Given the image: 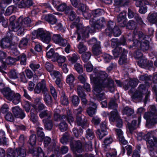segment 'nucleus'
I'll list each match as a JSON object with an SVG mask.
<instances>
[{
	"instance_id": "nucleus-24",
	"label": "nucleus",
	"mask_w": 157,
	"mask_h": 157,
	"mask_svg": "<svg viewBox=\"0 0 157 157\" xmlns=\"http://www.w3.org/2000/svg\"><path fill=\"white\" fill-rule=\"evenodd\" d=\"M128 53V51L126 52L124 51L119 56V59L118 61V63L119 65H123L127 63Z\"/></svg>"
},
{
	"instance_id": "nucleus-33",
	"label": "nucleus",
	"mask_w": 157,
	"mask_h": 157,
	"mask_svg": "<svg viewBox=\"0 0 157 157\" xmlns=\"http://www.w3.org/2000/svg\"><path fill=\"white\" fill-rule=\"evenodd\" d=\"M43 122L44 124V128L45 129L50 130L52 128L53 124L52 121L51 120H49L48 118L44 119L43 120Z\"/></svg>"
},
{
	"instance_id": "nucleus-56",
	"label": "nucleus",
	"mask_w": 157,
	"mask_h": 157,
	"mask_svg": "<svg viewBox=\"0 0 157 157\" xmlns=\"http://www.w3.org/2000/svg\"><path fill=\"white\" fill-rule=\"evenodd\" d=\"M102 56L105 62L106 63L110 62L113 59V56L107 53H104Z\"/></svg>"
},
{
	"instance_id": "nucleus-6",
	"label": "nucleus",
	"mask_w": 157,
	"mask_h": 157,
	"mask_svg": "<svg viewBox=\"0 0 157 157\" xmlns=\"http://www.w3.org/2000/svg\"><path fill=\"white\" fill-rule=\"evenodd\" d=\"M114 23L112 21H109L107 23V28L105 30L106 36L111 37L113 35L115 37L120 36L121 32L118 26L115 25Z\"/></svg>"
},
{
	"instance_id": "nucleus-14",
	"label": "nucleus",
	"mask_w": 157,
	"mask_h": 157,
	"mask_svg": "<svg viewBox=\"0 0 157 157\" xmlns=\"http://www.w3.org/2000/svg\"><path fill=\"white\" fill-rule=\"evenodd\" d=\"M101 83L103 88H107L111 92L114 91L115 87L114 82L111 78H109L105 82Z\"/></svg>"
},
{
	"instance_id": "nucleus-15",
	"label": "nucleus",
	"mask_w": 157,
	"mask_h": 157,
	"mask_svg": "<svg viewBox=\"0 0 157 157\" xmlns=\"http://www.w3.org/2000/svg\"><path fill=\"white\" fill-rule=\"evenodd\" d=\"M29 143H28L25 145V146H23V147L16 148L18 156H20L21 157H25L26 156V150L27 148L28 149H29Z\"/></svg>"
},
{
	"instance_id": "nucleus-11",
	"label": "nucleus",
	"mask_w": 157,
	"mask_h": 157,
	"mask_svg": "<svg viewBox=\"0 0 157 157\" xmlns=\"http://www.w3.org/2000/svg\"><path fill=\"white\" fill-rule=\"evenodd\" d=\"M87 120L85 116H76V122L78 126H81L83 129H85L87 127Z\"/></svg>"
},
{
	"instance_id": "nucleus-16",
	"label": "nucleus",
	"mask_w": 157,
	"mask_h": 157,
	"mask_svg": "<svg viewBox=\"0 0 157 157\" xmlns=\"http://www.w3.org/2000/svg\"><path fill=\"white\" fill-rule=\"evenodd\" d=\"M46 21L51 25L55 24L57 21V19L55 16L51 14H48L44 15L43 17Z\"/></svg>"
},
{
	"instance_id": "nucleus-62",
	"label": "nucleus",
	"mask_w": 157,
	"mask_h": 157,
	"mask_svg": "<svg viewBox=\"0 0 157 157\" xmlns=\"http://www.w3.org/2000/svg\"><path fill=\"white\" fill-rule=\"evenodd\" d=\"M93 87V92L97 94L100 93L102 91L103 86L101 83V84H98V85L94 86Z\"/></svg>"
},
{
	"instance_id": "nucleus-35",
	"label": "nucleus",
	"mask_w": 157,
	"mask_h": 157,
	"mask_svg": "<svg viewBox=\"0 0 157 157\" xmlns=\"http://www.w3.org/2000/svg\"><path fill=\"white\" fill-rule=\"evenodd\" d=\"M152 139H150L147 142L148 144V146L151 148L153 149V147H157V138L155 136H152Z\"/></svg>"
},
{
	"instance_id": "nucleus-51",
	"label": "nucleus",
	"mask_w": 157,
	"mask_h": 157,
	"mask_svg": "<svg viewBox=\"0 0 157 157\" xmlns=\"http://www.w3.org/2000/svg\"><path fill=\"white\" fill-rule=\"evenodd\" d=\"M136 15L134 19L137 23L142 27H144L146 26V24L144 23L141 17L140 16L139 14H136Z\"/></svg>"
},
{
	"instance_id": "nucleus-23",
	"label": "nucleus",
	"mask_w": 157,
	"mask_h": 157,
	"mask_svg": "<svg viewBox=\"0 0 157 157\" xmlns=\"http://www.w3.org/2000/svg\"><path fill=\"white\" fill-rule=\"evenodd\" d=\"M97 105L96 104L92 102L91 106H90L87 109L86 112L91 117H92L95 114L96 112Z\"/></svg>"
},
{
	"instance_id": "nucleus-53",
	"label": "nucleus",
	"mask_w": 157,
	"mask_h": 157,
	"mask_svg": "<svg viewBox=\"0 0 157 157\" xmlns=\"http://www.w3.org/2000/svg\"><path fill=\"white\" fill-rule=\"evenodd\" d=\"M125 27H126L127 29L130 30L134 29L136 28L134 21L132 20H130L128 22L126 21Z\"/></svg>"
},
{
	"instance_id": "nucleus-40",
	"label": "nucleus",
	"mask_w": 157,
	"mask_h": 157,
	"mask_svg": "<svg viewBox=\"0 0 157 157\" xmlns=\"http://www.w3.org/2000/svg\"><path fill=\"white\" fill-rule=\"evenodd\" d=\"M87 10V6L84 4L81 3L77 8V13L79 14H82Z\"/></svg>"
},
{
	"instance_id": "nucleus-19",
	"label": "nucleus",
	"mask_w": 157,
	"mask_h": 157,
	"mask_svg": "<svg viewBox=\"0 0 157 157\" xmlns=\"http://www.w3.org/2000/svg\"><path fill=\"white\" fill-rule=\"evenodd\" d=\"M6 54L5 52L2 51H0V71L5 74H6L7 73L4 71L3 69L6 68V66L3 59L6 58Z\"/></svg>"
},
{
	"instance_id": "nucleus-21",
	"label": "nucleus",
	"mask_w": 157,
	"mask_h": 157,
	"mask_svg": "<svg viewBox=\"0 0 157 157\" xmlns=\"http://www.w3.org/2000/svg\"><path fill=\"white\" fill-rule=\"evenodd\" d=\"M28 1H13L15 8H24L28 6L29 3Z\"/></svg>"
},
{
	"instance_id": "nucleus-32",
	"label": "nucleus",
	"mask_w": 157,
	"mask_h": 157,
	"mask_svg": "<svg viewBox=\"0 0 157 157\" xmlns=\"http://www.w3.org/2000/svg\"><path fill=\"white\" fill-rule=\"evenodd\" d=\"M139 80L141 81H144L145 83L148 86L150 85V84L149 82L147 81H151V75L148 76L147 74H145L144 75H140L139 77Z\"/></svg>"
},
{
	"instance_id": "nucleus-64",
	"label": "nucleus",
	"mask_w": 157,
	"mask_h": 157,
	"mask_svg": "<svg viewBox=\"0 0 157 157\" xmlns=\"http://www.w3.org/2000/svg\"><path fill=\"white\" fill-rule=\"evenodd\" d=\"M71 102L74 106H77L79 103L80 99L77 96L74 95L72 97Z\"/></svg>"
},
{
	"instance_id": "nucleus-52",
	"label": "nucleus",
	"mask_w": 157,
	"mask_h": 157,
	"mask_svg": "<svg viewBox=\"0 0 157 157\" xmlns=\"http://www.w3.org/2000/svg\"><path fill=\"white\" fill-rule=\"evenodd\" d=\"M9 49L10 50V52L12 55L14 56H19L20 52L17 50L16 46L14 45L11 46Z\"/></svg>"
},
{
	"instance_id": "nucleus-57",
	"label": "nucleus",
	"mask_w": 157,
	"mask_h": 157,
	"mask_svg": "<svg viewBox=\"0 0 157 157\" xmlns=\"http://www.w3.org/2000/svg\"><path fill=\"white\" fill-rule=\"evenodd\" d=\"M60 102L61 104L62 105H68V98L65 93L63 94L61 96Z\"/></svg>"
},
{
	"instance_id": "nucleus-38",
	"label": "nucleus",
	"mask_w": 157,
	"mask_h": 157,
	"mask_svg": "<svg viewBox=\"0 0 157 157\" xmlns=\"http://www.w3.org/2000/svg\"><path fill=\"white\" fill-rule=\"evenodd\" d=\"M18 73L16 70L12 69L8 73V76L10 78L15 79L18 78Z\"/></svg>"
},
{
	"instance_id": "nucleus-18",
	"label": "nucleus",
	"mask_w": 157,
	"mask_h": 157,
	"mask_svg": "<svg viewBox=\"0 0 157 157\" xmlns=\"http://www.w3.org/2000/svg\"><path fill=\"white\" fill-rule=\"evenodd\" d=\"M31 106L33 108L31 109V111L35 112L37 113L44 110L46 107L44 104L40 102L38 105L37 106L30 102V107Z\"/></svg>"
},
{
	"instance_id": "nucleus-54",
	"label": "nucleus",
	"mask_w": 157,
	"mask_h": 157,
	"mask_svg": "<svg viewBox=\"0 0 157 157\" xmlns=\"http://www.w3.org/2000/svg\"><path fill=\"white\" fill-rule=\"evenodd\" d=\"M78 49L79 52L80 54L85 52L86 50V47L82 42H80L79 43L78 46Z\"/></svg>"
},
{
	"instance_id": "nucleus-5",
	"label": "nucleus",
	"mask_w": 157,
	"mask_h": 157,
	"mask_svg": "<svg viewBox=\"0 0 157 157\" xmlns=\"http://www.w3.org/2000/svg\"><path fill=\"white\" fill-rule=\"evenodd\" d=\"M76 22L75 27L76 28V33L78 35L77 41H79L81 39L82 40H85L89 36V33H90V27L87 26L86 27H84L82 29L80 28V25L79 23L80 21L79 18H77Z\"/></svg>"
},
{
	"instance_id": "nucleus-13",
	"label": "nucleus",
	"mask_w": 157,
	"mask_h": 157,
	"mask_svg": "<svg viewBox=\"0 0 157 157\" xmlns=\"http://www.w3.org/2000/svg\"><path fill=\"white\" fill-rule=\"evenodd\" d=\"M12 110L16 118L23 119L25 117V115L23 111L18 106L12 108Z\"/></svg>"
},
{
	"instance_id": "nucleus-17",
	"label": "nucleus",
	"mask_w": 157,
	"mask_h": 157,
	"mask_svg": "<svg viewBox=\"0 0 157 157\" xmlns=\"http://www.w3.org/2000/svg\"><path fill=\"white\" fill-rule=\"evenodd\" d=\"M52 1V4L54 7L59 11H63L67 4L65 3H60L59 1Z\"/></svg>"
},
{
	"instance_id": "nucleus-2",
	"label": "nucleus",
	"mask_w": 157,
	"mask_h": 157,
	"mask_svg": "<svg viewBox=\"0 0 157 157\" xmlns=\"http://www.w3.org/2000/svg\"><path fill=\"white\" fill-rule=\"evenodd\" d=\"M35 92L39 94L41 92L44 94V100L47 105L52 106L53 104V100L51 96L46 93L48 90L44 81H41L38 83L36 86L34 90Z\"/></svg>"
},
{
	"instance_id": "nucleus-55",
	"label": "nucleus",
	"mask_w": 157,
	"mask_h": 157,
	"mask_svg": "<svg viewBox=\"0 0 157 157\" xmlns=\"http://www.w3.org/2000/svg\"><path fill=\"white\" fill-rule=\"evenodd\" d=\"M93 18L99 17L102 15V10L100 9H95L92 11Z\"/></svg>"
},
{
	"instance_id": "nucleus-36",
	"label": "nucleus",
	"mask_w": 157,
	"mask_h": 157,
	"mask_svg": "<svg viewBox=\"0 0 157 157\" xmlns=\"http://www.w3.org/2000/svg\"><path fill=\"white\" fill-rule=\"evenodd\" d=\"M33 1H30V9H32L31 13L32 16L37 14L38 8L37 4H35L33 2Z\"/></svg>"
},
{
	"instance_id": "nucleus-58",
	"label": "nucleus",
	"mask_w": 157,
	"mask_h": 157,
	"mask_svg": "<svg viewBox=\"0 0 157 157\" xmlns=\"http://www.w3.org/2000/svg\"><path fill=\"white\" fill-rule=\"evenodd\" d=\"M157 123V118L152 117L146 121V125L147 126L151 127Z\"/></svg>"
},
{
	"instance_id": "nucleus-4",
	"label": "nucleus",
	"mask_w": 157,
	"mask_h": 157,
	"mask_svg": "<svg viewBox=\"0 0 157 157\" xmlns=\"http://www.w3.org/2000/svg\"><path fill=\"white\" fill-rule=\"evenodd\" d=\"M90 33L98 31L99 30L104 29L106 25L105 18L103 17H100L96 20L95 18H91L89 21Z\"/></svg>"
},
{
	"instance_id": "nucleus-60",
	"label": "nucleus",
	"mask_w": 157,
	"mask_h": 157,
	"mask_svg": "<svg viewBox=\"0 0 157 157\" xmlns=\"http://www.w3.org/2000/svg\"><path fill=\"white\" fill-rule=\"evenodd\" d=\"M96 133L100 139H102L103 137L105 136L108 133L106 130L100 129H98Z\"/></svg>"
},
{
	"instance_id": "nucleus-49",
	"label": "nucleus",
	"mask_w": 157,
	"mask_h": 157,
	"mask_svg": "<svg viewBox=\"0 0 157 157\" xmlns=\"http://www.w3.org/2000/svg\"><path fill=\"white\" fill-rule=\"evenodd\" d=\"M91 53L90 52H88L83 53L82 55V58L83 62L87 63L90 59Z\"/></svg>"
},
{
	"instance_id": "nucleus-22",
	"label": "nucleus",
	"mask_w": 157,
	"mask_h": 157,
	"mask_svg": "<svg viewBox=\"0 0 157 157\" xmlns=\"http://www.w3.org/2000/svg\"><path fill=\"white\" fill-rule=\"evenodd\" d=\"M149 41L147 40H144L142 41H139L138 46L140 44V49L143 51H146L149 48Z\"/></svg>"
},
{
	"instance_id": "nucleus-46",
	"label": "nucleus",
	"mask_w": 157,
	"mask_h": 157,
	"mask_svg": "<svg viewBox=\"0 0 157 157\" xmlns=\"http://www.w3.org/2000/svg\"><path fill=\"white\" fill-rule=\"evenodd\" d=\"M59 127L60 131L62 132H63L67 130L68 125L64 121H61L59 123Z\"/></svg>"
},
{
	"instance_id": "nucleus-1",
	"label": "nucleus",
	"mask_w": 157,
	"mask_h": 157,
	"mask_svg": "<svg viewBox=\"0 0 157 157\" xmlns=\"http://www.w3.org/2000/svg\"><path fill=\"white\" fill-rule=\"evenodd\" d=\"M60 141L63 144H67L68 142H70L71 149L75 154L77 153H80L82 151V144L81 141L74 140L73 137L67 132H65L63 134Z\"/></svg>"
},
{
	"instance_id": "nucleus-61",
	"label": "nucleus",
	"mask_w": 157,
	"mask_h": 157,
	"mask_svg": "<svg viewBox=\"0 0 157 157\" xmlns=\"http://www.w3.org/2000/svg\"><path fill=\"white\" fill-rule=\"evenodd\" d=\"M108 74L105 71L101 72L99 76V80L101 82H105L106 80L109 78Z\"/></svg>"
},
{
	"instance_id": "nucleus-43",
	"label": "nucleus",
	"mask_w": 157,
	"mask_h": 157,
	"mask_svg": "<svg viewBox=\"0 0 157 157\" xmlns=\"http://www.w3.org/2000/svg\"><path fill=\"white\" fill-rule=\"evenodd\" d=\"M66 60L65 57L62 56H60L58 53V55H57L54 60V61H57L59 63V65L62 66V63L64 62Z\"/></svg>"
},
{
	"instance_id": "nucleus-42",
	"label": "nucleus",
	"mask_w": 157,
	"mask_h": 157,
	"mask_svg": "<svg viewBox=\"0 0 157 157\" xmlns=\"http://www.w3.org/2000/svg\"><path fill=\"white\" fill-rule=\"evenodd\" d=\"M136 36H137L139 41H142L144 40H147V37L148 36L144 34L143 32L141 31H136L135 33Z\"/></svg>"
},
{
	"instance_id": "nucleus-9",
	"label": "nucleus",
	"mask_w": 157,
	"mask_h": 157,
	"mask_svg": "<svg viewBox=\"0 0 157 157\" xmlns=\"http://www.w3.org/2000/svg\"><path fill=\"white\" fill-rule=\"evenodd\" d=\"M12 31L17 32L18 35L22 34L24 31L25 26L19 21V20L15 23H11L10 25Z\"/></svg>"
},
{
	"instance_id": "nucleus-48",
	"label": "nucleus",
	"mask_w": 157,
	"mask_h": 157,
	"mask_svg": "<svg viewBox=\"0 0 157 157\" xmlns=\"http://www.w3.org/2000/svg\"><path fill=\"white\" fill-rule=\"evenodd\" d=\"M11 89L9 88H5V85L2 83H0V91L3 94L4 96L7 95V93H8Z\"/></svg>"
},
{
	"instance_id": "nucleus-25",
	"label": "nucleus",
	"mask_w": 157,
	"mask_h": 157,
	"mask_svg": "<svg viewBox=\"0 0 157 157\" xmlns=\"http://www.w3.org/2000/svg\"><path fill=\"white\" fill-rule=\"evenodd\" d=\"M127 50L121 47H117L112 50L113 54L115 58L119 57L123 52H126Z\"/></svg>"
},
{
	"instance_id": "nucleus-28",
	"label": "nucleus",
	"mask_w": 157,
	"mask_h": 157,
	"mask_svg": "<svg viewBox=\"0 0 157 157\" xmlns=\"http://www.w3.org/2000/svg\"><path fill=\"white\" fill-rule=\"evenodd\" d=\"M44 34L40 40L44 43L48 44L50 42L51 39L50 33L49 32L45 30Z\"/></svg>"
},
{
	"instance_id": "nucleus-10",
	"label": "nucleus",
	"mask_w": 157,
	"mask_h": 157,
	"mask_svg": "<svg viewBox=\"0 0 157 157\" xmlns=\"http://www.w3.org/2000/svg\"><path fill=\"white\" fill-rule=\"evenodd\" d=\"M136 36L135 33L133 34L129 33L127 35L126 38L128 42H132V44L130 45L129 46V48L131 50L133 49L134 48H137L138 47L139 41L136 39Z\"/></svg>"
},
{
	"instance_id": "nucleus-63",
	"label": "nucleus",
	"mask_w": 157,
	"mask_h": 157,
	"mask_svg": "<svg viewBox=\"0 0 157 157\" xmlns=\"http://www.w3.org/2000/svg\"><path fill=\"white\" fill-rule=\"evenodd\" d=\"M124 112L127 116H131L134 113V110L128 106L125 107L123 110Z\"/></svg>"
},
{
	"instance_id": "nucleus-7",
	"label": "nucleus",
	"mask_w": 157,
	"mask_h": 157,
	"mask_svg": "<svg viewBox=\"0 0 157 157\" xmlns=\"http://www.w3.org/2000/svg\"><path fill=\"white\" fill-rule=\"evenodd\" d=\"M8 100L12 101L15 105L18 104L21 101V95L18 93L15 92L10 90L7 93L5 97Z\"/></svg>"
},
{
	"instance_id": "nucleus-3",
	"label": "nucleus",
	"mask_w": 157,
	"mask_h": 157,
	"mask_svg": "<svg viewBox=\"0 0 157 157\" xmlns=\"http://www.w3.org/2000/svg\"><path fill=\"white\" fill-rule=\"evenodd\" d=\"M37 140L36 135L32 134L30 135V154H32L36 157H44V154L42 148L36 145Z\"/></svg>"
},
{
	"instance_id": "nucleus-39",
	"label": "nucleus",
	"mask_w": 157,
	"mask_h": 157,
	"mask_svg": "<svg viewBox=\"0 0 157 157\" xmlns=\"http://www.w3.org/2000/svg\"><path fill=\"white\" fill-rule=\"evenodd\" d=\"M31 45L32 47H34L35 50L37 52H40L42 50V47L38 42L32 40L30 44V46Z\"/></svg>"
},
{
	"instance_id": "nucleus-20",
	"label": "nucleus",
	"mask_w": 157,
	"mask_h": 157,
	"mask_svg": "<svg viewBox=\"0 0 157 157\" xmlns=\"http://www.w3.org/2000/svg\"><path fill=\"white\" fill-rule=\"evenodd\" d=\"M46 30L42 28H38L37 30L33 31L32 33V37L34 38H36L40 39L41 37L43 35L44 33Z\"/></svg>"
},
{
	"instance_id": "nucleus-44",
	"label": "nucleus",
	"mask_w": 157,
	"mask_h": 157,
	"mask_svg": "<svg viewBox=\"0 0 157 157\" xmlns=\"http://www.w3.org/2000/svg\"><path fill=\"white\" fill-rule=\"evenodd\" d=\"M7 155V157H18V155L16 149L15 150L11 148L8 149Z\"/></svg>"
},
{
	"instance_id": "nucleus-59",
	"label": "nucleus",
	"mask_w": 157,
	"mask_h": 157,
	"mask_svg": "<svg viewBox=\"0 0 157 157\" xmlns=\"http://www.w3.org/2000/svg\"><path fill=\"white\" fill-rule=\"evenodd\" d=\"M19 60V57L13 58L9 56L6 59V62L8 65H13L16 61Z\"/></svg>"
},
{
	"instance_id": "nucleus-45",
	"label": "nucleus",
	"mask_w": 157,
	"mask_h": 157,
	"mask_svg": "<svg viewBox=\"0 0 157 157\" xmlns=\"http://www.w3.org/2000/svg\"><path fill=\"white\" fill-rule=\"evenodd\" d=\"M86 137L89 140H92L95 137L94 132L90 128L86 130Z\"/></svg>"
},
{
	"instance_id": "nucleus-34",
	"label": "nucleus",
	"mask_w": 157,
	"mask_h": 157,
	"mask_svg": "<svg viewBox=\"0 0 157 157\" xmlns=\"http://www.w3.org/2000/svg\"><path fill=\"white\" fill-rule=\"evenodd\" d=\"M92 49L93 53L95 56H98L102 53L100 46L98 44H94L93 46Z\"/></svg>"
},
{
	"instance_id": "nucleus-29",
	"label": "nucleus",
	"mask_w": 157,
	"mask_h": 157,
	"mask_svg": "<svg viewBox=\"0 0 157 157\" xmlns=\"http://www.w3.org/2000/svg\"><path fill=\"white\" fill-rule=\"evenodd\" d=\"M27 78H26L24 72H22L19 74V78L20 80L22 82L26 83L28 81V78H29V70L26 69L25 70Z\"/></svg>"
},
{
	"instance_id": "nucleus-8",
	"label": "nucleus",
	"mask_w": 157,
	"mask_h": 157,
	"mask_svg": "<svg viewBox=\"0 0 157 157\" xmlns=\"http://www.w3.org/2000/svg\"><path fill=\"white\" fill-rule=\"evenodd\" d=\"M11 31L7 33L6 37L2 38L0 41V47L2 49L10 48L11 46L10 42L12 40L13 35L11 33Z\"/></svg>"
},
{
	"instance_id": "nucleus-26",
	"label": "nucleus",
	"mask_w": 157,
	"mask_h": 157,
	"mask_svg": "<svg viewBox=\"0 0 157 157\" xmlns=\"http://www.w3.org/2000/svg\"><path fill=\"white\" fill-rule=\"evenodd\" d=\"M43 129L42 128L38 127L37 128L36 134L37 141L39 142H42L45 136L44 132L43 131Z\"/></svg>"
},
{
	"instance_id": "nucleus-31",
	"label": "nucleus",
	"mask_w": 157,
	"mask_h": 157,
	"mask_svg": "<svg viewBox=\"0 0 157 157\" xmlns=\"http://www.w3.org/2000/svg\"><path fill=\"white\" fill-rule=\"evenodd\" d=\"M148 21L151 23L154 24L157 21V13L154 12L149 13L147 17Z\"/></svg>"
},
{
	"instance_id": "nucleus-47",
	"label": "nucleus",
	"mask_w": 157,
	"mask_h": 157,
	"mask_svg": "<svg viewBox=\"0 0 157 157\" xmlns=\"http://www.w3.org/2000/svg\"><path fill=\"white\" fill-rule=\"evenodd\" d=\"M113 141V139L111 135L109 136L106 137L104 140L103 142L104 143V147L105 149L107 148V147Z\"/></svg>"
},
{
	"instance_id": "nucleus-50",
	"label": "nucleus",
	"mask_w": 157,
	"mask_h": 157,
	"mask_svg": "<svg viewBox=\"0 0 157 157\" xmlns=\"http://www.w3.org/2000/svg\"><path fill=\"white\" fill-rule=\"evenodd\" d=\"M143 94H144L140 91L139 90L137 91H136L132 95V98L133 99H140L142 98Z\"/></svg>"
},
{
	"instance_id": "nucleus-41",
	"label": "nucleus",
	"mask_w": 157,
	"mask_h": 157,
	"mask_svg": "<svg viewBox=\"0 0 157 157\" xmlns=\"http://www.w3.org/2000/svg\"><path fill=\"white\" fill-rule=\"evenodd\" d=\"M141 50L140 49H136L133 52L132 56L136 59H139L142 58L143 56V54Z\"/></svg>"
},
{
	"instance_id": "nucleus-27",
	"label": "nucleus",
	"mask_w": 157,
	"mask_h": 157,
	"mask_svg": "<svg viewBox=\"0 0 157 157\" xmlns=\"http://www.w3.org/2000/svg\"><path fill=\"white\" fill-rule=\"evenodd\" d=\"M58 55V53L56 52L53 48H51L46 54V58L49 59H52L54 61L56 56Z\"/></svg>"
},
{
	"instance_id": "nucleus-37",
	"label": "nucleus",
	"mask_w": 157,
	"mask_h": 157,
	"mask_svg": "<svg viewBox=\"0 0 157 157\" xmlns=\"http://www.w3.org/2000/svg\"><path fill=\"white\" fill-rule=\"evenodd\" d=\"M30 121H31L34 124H36L38 123V117L37 116V113L35 112L31 111V110H30Z\"/></svg>"
},
{
	"instance_id": "nucleus-12",
	"label": "nucleus",
	"mask_w": 157,
	"mask_h": 157,
	"mask_svg": "<svg viewBox=\"0 0 157 157\" xmlns=\"http://www.w3.org/2000/svg\"><path fill=\"white\" fill-rule=\"evenodd\" d=\"M117 21L119 26L121 27H124L126 21H127L126 14L120 13L117 17Z\"/></svg>"
},
{
	"instance_id": "nucleus-30",
	"label": "nucleus",
	"mask_w": 157,
	"mask_h": 157,
	"mask_svg": "<svg viewBox=\"0 0 157 157\" xmlns=\"http://www.w3.org/2000/svg\"><path fill=\"white\" fill-rule=\"evenodd\" d=\"M109 119L110 121L112 122H115L120 118L118 113L117 111H112L110 112V114L109 116Z\"/></svg>"
}]
</instances>
